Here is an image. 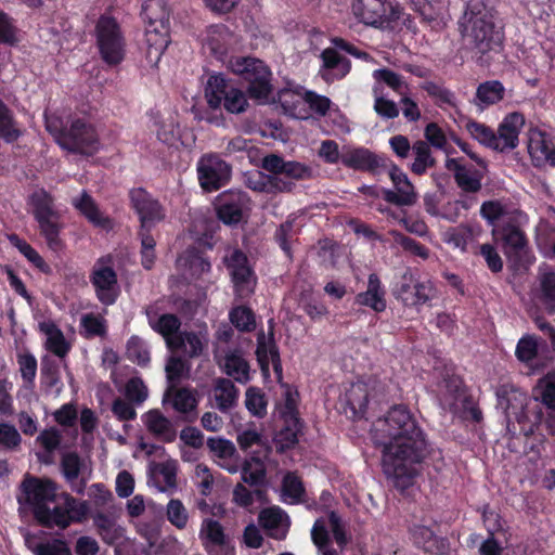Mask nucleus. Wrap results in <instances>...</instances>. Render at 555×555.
<instances>
[{
  "label": "nucleus",
  "instance_id": "f3484780",
  "mask_svg": "<svg viewBox=\"0 0 555 555\" xmlns=\"http://www.w3.org/2000/svg\"><path fill=\"white\" fill-rule=\"evenodd\" d=\"M527 150L533 167L551 166L555 168V144L546 131L537 127L530 128Z\"/></svg>",
  "mask_w": 555,
  "mask_h": 555
},
{
  "label": "nucleus",
  "instance_id": "a878e982",
  "mask_svg": "<svg viewBox=\"0 0 555 555\" xmlns=\"http://www.w3.org/2000/svg\"><path fill=\"white\" fill-rule=\"evenodd\" d=\"M388 159L376 155L367 149L359 147L341 155V163L349 168L378 172L380 168L387 167Z\"/></svg>",
  "mask_w": 555,
  "mask_h": 555
},
{
  "label": "nucleus",
  "instance_id": "49530a36",
  "mask_svg": "<svg viewBox=\"0 0 555 555\" xmlns=\"http://www.w3.org/2000/svg\"><path fill=\"white\" fill-rule=\"evenodd\" d=\"M414 162L411 164V171L415 175H423L428 168L435 166L436 160L431 155V150L426 141L417 140L412 145Z\"/></svg>",
  "mask_w": 555,
  "mask_h": 555
},
{
  "label": "nucleus",
  "instance_id": "58836bf2",
  "mask_svg": "<svg viewBox=\"0 0 555 555\" xmlns=\"http://www.w3.org/2000/svg\"><path fill=\"white\" fill-rule=\"evenodd\" d=\"M165 397H171L172 408L180 414L185 415V420L195 418V410L197 406V398L193 390L188 388L173 389L170 387Z\"/></svg>",
  "mask_w": 555,
  "mask_h": 555
},
{
  "label": "nucleus",
  "instance_id": "7c9ffc66",
  "mask_svg": "<svg viewBox=\"0 0 555 555\" xmlns=\"http://www.w3.org/2000/svg\"><path fill=\"white\" fill-rule=\"evenodd\" d=\"M72 205L94 227L101 229H109L112 227L111 219L104 216L95 201L87 191H82L79 196L74 197Z\"/></svg>",
  "mask_w": 555,
  "mask_h": 555
},
{
  "label": "nucleus",
  "instance_id": "20e7f679",
  "mask_svg": "<svg viewBox=\"0 0 555 555\" xmlns=\"http://www.w3.org/2000/svg\"><path fill=\"white\" fill-rule=\"evenodd\" d=\"M261 168L268 173L257 171L247 180L249 189L269 194L291 193L296 188L295 181L313 178V169L304 163L286 160L276 154L266 155Z\"/></svg>",
  "mask_w": 555,
  "mask_h": 555
},
{
  "label": "nucleus",
  "instance_id": "de8ad7c7",
  "mask_svg": "<svg viewBox=\"0 0 555 555\" xmlns=\"http://www.w3.org/2000/svg\"><path fill=\"white\" fill-rule=\"evenodd\" d=\"M93 524L102 540L108 545L115 544L122 538V528L103 513L94 515Z\"/></svg>",
  "mask_w": 555,
  "mask_h": 555
},
{
  "label": "nucleus",
  "instance_id": "79ce46f5",
  "mask_svg": "<svg viewBox=\"0 0 555 555\" xmlns=\"http://www.w3.org/2000/svg\"><path fill=\"white\" fill-rule=\"evenodd\" d=\"M207 447L209 451L218 457L220 461L219 465L227 469L229 473L234 474L237 472V466L228 463L236 453L234 444L224 438H208Z\"/></svg>",
  "mask_w": 555,
  "mask_h": 555
},
{
  "label": "nucleus",
  "instance_id": "b1692460",
  "mask_svg": "<svg viewBox=\"0 0 555 555\" xmlns=\"http://www.w3.org/2000/svg\"><path fill=\"white\" fill-rule=\"evenodd\" d=\"M377 382L375 379H367L366 382L359 380L353 383L346 391V404L351 411L353 418H362L366 412L370 398L374 397L372 393L375 390Z\"/></svg>",
  "mask_w": 555,
  "mask_h": 555
},
{
  "label": "nucleus",
  "instance_id": "c85d7f7f",
  "mask_svg": "<svg viewBox=\"0 0 555 555\" xmlns=\"http://www.w3.org/2000/svg\"><path fill=\"white\" fill-rule=\"evenodd\" d=\"M145 57L151 66H156L169 44V26H146Z\"/></svg>",
  "mask_w": 555,
  "mask_h": 555
},
{
  "label": "nucleus",
  "instance_id": "2f4dec72",
  "mask_svg": "<svg viewBox=\"0 0 555 555\" xmlns=\"http://www.w3.org/2000/svg\"><path fill=\"white\" fill-rule=\"evenodd\" d=\"M321 59L323 62L322 77L326 81L341 79L350 72V61L340 55L335 49H324L321 53Z\"/></svg>",
  "mask_w": 555,
  "mask_h": 555
},
{
  "label": "nucleus",
  "instance_id": "3c124183",
  "mask_svg": "<svg viewBox=\"0 0 555 555\" xmlns=\"http://www.w3.org/2000/svg\"><path fill=\"white\" fill-rule=\"evenodd\" d=\"M107 333V324L104 317L94 313H86L80 318V334L89 339L103 337Z\"/></svg>",
  "mask_w": 555,
  "mask_h": 555
},
{
  "label": "nucleus",
  "instance_id": "680f3d73",
  "mask_svg": "<svg viewBox=\"0 0 555 555\" xmlns=\"http://www.w3.org/2000/svg\"><path fill=\"white\" fill-rule=\"evenodd\" d=\"M256 352L262 369L268 366V362L270 361L274 372L280 375L282 374L280 353L278 347L274 344L267 345L264 341H258Z\"/></svg>",
  "mask_w": 555,
  "mask_h": 555
},
{
  "label": "nucleus",
  "instance_id": "c9c22d12",
  "mask_svg": "<svg viewBox=\"0 0 555 555\" xmlns=\"http://www.w3.org/2000/svg\"><path fill=\"white\" fill-rule=\"evenodd\" d=\"M527 221L526 219L505 221L499 230L501 240L506 249L518 254L527 246V237L525 232L520 229L521 224Z\"/></svg>",
  "mask_w": 555,
  "mask_h": 555
},
{
  "label": "nucleus",
  "instance_id": "4468645a",
  "mask_svg": "<svg viewBox=\"0 0 555 555\" xmlns=\"http://www.w3.org/2000/svg\"><path fill=\"white\" fill-rule=\"evenodd\" d=\"M60 470L73 492L85 494L92 469L77 452L69 451L62 454Z\"/></svg>",
  "mask_w": 555,
  "mask_h": 555
},
{
  "label": "nucleus",
  "instance_id": "473e14b6",
  "mask_svg": "<svg viewBox=\"0 0 555 555\" xmlns=\"http://www.w3.org/2000/svg\"><path fill=\"white\" fill-rule=\"evenodd\" d=\"M385 294L386 292L377 274L371 273L367 280V288L356 296V304L382 312L386 309Z\"/></svg>",
  "mask_w": 555,
  "mask_h": 555
},
{
  "label": "nucleus",
  "instance_id": "39448f33",
  "mask_svg": "<svg viewBox=\"0 0 555 555\" xmlns=\"http://www.w3.org/2000/svg\"><path fill=\"white\" fill-rule=\"evenodd\" d=\"M44 121L47 131L63 150L81 155H92L99 150V135L86 120L75 118L68 126H64L61 117L46 113Z\"/></svg>",
  "mask_w": 555,
  "mask_h": 555
},
{
  "label": "nucleus",
  "instance_id": "4d7b16f0",
  "mask_svg": "<svg viewBox=\"0 0 555 555\" xmlns=\"http://www.w3.org/2000/svg\"><path fill=\"white\" fill-rule=\"evenodd\" d=\"M373 78L377 83H385L397 94L402 95L409 90V85L404 78L389 68H378L373 72Z\"/></svg>",
  "mask_w": 555,
  "mask_h": 555
},
{
  "label": "nucleus",
  "instance_id": "bb28decb",
  "mask_svg": "<svg viewBox=\"0 0 555 555\" xmlns=\"http://www.w3.org/2000/svg\"><path fill=\"white\" fill-rule=\"evenodd\" d=\"M259 525L273 539L282 540L289 528L288 515L279 506L263 508L258 515Z\"/></svg>",
  "mask_w": 555,
  "mask_h": 555
},
{
  "label": "nucleus",
  "instance_id": "f704fd0d",
  "mask_svg": "<svg viewBox=\"0 0 555 555\" xmlns=\"http://www.w3.org/2000/svg\"><path fill=\"white\" fill-rule=\"evenodd\" d=\"M39 331L46 335V349L59 358H64L70 350L63 332L54 321L48 320L39 323Z\"/></svg>",
  "mask_w": 555,
  "mask_h": 555
},
{
  "label": "nucleus",
  "instance_id": "c03bdc74",
  "mask_svg": "<svg viewBox=\"0 0 555 555\" xmlns=\"http://www.w3.org/2000/svg\"><path fill=\"white\" fill-rule=\"evenodd\" d=\"M39 224L41 235L44 237L48 247L53 251H60L64 247V243L60 237L62 223L60 222V215L36 220Z\"/></svg>",
  "mask_w": 555,
  "mask_h": 555
},
{
  "label": "nucleus",
  "instance_id": "864d4df0",
  "mask_svg": "<svg viewBox=\"0 0 555 555\" xmlns=\"http://www.w3.org/2000/svg\"><path fill=\"white\" fill-rule=\"evenodd\" d=\"M421 88L427 92V94L434 100L435 104L439 107L448 105L450 107H456V96L454 92L439 85L435 81H425L421 85Z\"/></svg>",
  "mask_w": 555,
  "mask_h": 555
},
{
  "label": "nucleus",
  "instance_id": "e2e57ef3",
  "mask_svg": "<svg viewBox=\"0 0 555 555\" xmlns=\"http://www.w3.org/2000/svg\"><path fill=\"white\" fill-rule=\"evenodd\" d=\"M181 326V321L176 314L165 313L159 315L157 323L154 325V331L159 333L168 345V339H176L177 333Z\"/></svg>",
  "mask_w": 555,
  "mask_h": 555
},
{
  "label": "nucleus",
  "instance_id": "dca6fc26",
  "mask_svg": "<svg viewBox=\"0 0 555 555\" xmlns=\"http://www.w3.org/2000/svg\"><path fill=\"white\" fill-rule=\"evenodd\" d=\"M201 186L206 191H216L231 177V167L216 155H205L197 164Z\"/></svg>",
  "mask_w": 555,
  "mask_h": 555
},
{
  "label": "nucleus",
  "instance_id": "ea45409f",
  "mask_svg": "<svg viewBox=\"0 0 555 555\" xmlns=\"http://www.w3.org/2000/svg\"><path fill=\"white\" fill-rule=\"evenodd\" d=\"M25 544L34 555H72L66 542L60 539L42 541L35 534H26Z\"/></svg>",
  "mask_w": 555,
  "mask_h": 555
},
{
  "label": "nucleus",
  "instance_id": "09e8293b",
  "mask_svg": "<svg viewBox=\"0 0 555 555\" xmlns=\"http://www.w3.org/2000/svg\"><path fill=\"white\" fill-rule=\"evenodd\" d=\"M30 204L36 220L59 216V212L54 209L53 197L42 189L33 193Z\"/></svg>",
  "mask_w": 555,
  "mask_h": 555
},
{
  "label": "nucleus",
  "instance_id": "e433bc0d",
  "mask_svg": "<svg viewBox=\"0 0 555 555\" xmlns=\"http://www.w3.org/2000/svg\"><path fill=\"white\" fill-rule=\"evenodd\" d=\"M142 420L147 430L156 438L165 442L176 439V430L171 422L159 410L147 411Z\"/></svg>",
  "mask_w": 555,
  "mask_h": 555
},
{
  "label": "nucleus",
  "instance_id": "c756f323",
  "mask_svg": "<svg viewBox=\"0 0 555 555\" xmlns=\"http://www.w3.org/2000/svg\"><path fill=\"white\" fill-rule=\"evenodd\" d=\"M215 359L222 372L241 384H246L250 379L249 364L243 358L240 351L230 350L225 352L222 359L215 352Z\"/></svg>",
  "mask_w": 555,
  "mask_h": 555
},
{
  "label": "nucleus",
  "instance_id": "f03ea898",
  "mask_svg": "<svg viewBox=\"0 0 555 555\" xmlns=\"http://www.w3.org/2000/svg\"><path fill=\"white\" fill-rule=\"evenodd\" d=\"M57 485L49 478L26 474L18 487L16 500L21 507L31 511L34 518L48 528L66 529L73 522H81L88 514V504L79 502L69 493H62L63 505L49 504L56 499Z\"/></svg>",
  "mask_w": 555,
  "mask_h": 555
},
{
  "label": "nucleus",
  "instance_id": "774afa93",
  "mask_svg": "<svg viewBox=\"0 0 555 555\" xmlns=\"http://www.w3.org/2000/svg\"><path fill=\"white\" fill-rule=\"evenodd\" d=\"M540 396L538 400L547 409L555 411V376L547 374L539 380Z\"/></svg>",
  "mask_w": 555,
  "mask_h": 555
},
{
  "label": "nucleus",
  "instance_id": "5fc2aeb1",
  "mask_svg": "<svg viewBox=\"0 0 555 555\" xmlns=\"http://www.w3.org/2000/svg\"><path fill=\"white\" fill-rule=\"evenodd\" d=\"M540 300L548 313H555V272L547 271L540 274Z\"/></svg>",
  "mask_w": 555,
  "mask_h": 555
},
{
  "label": "nucleus",
  "instance_id": "412c9836",
  "mask_svg": "<svg viewBox=\"0 0 555 555\" xmlns=\"http://www.w3.org/2000/svg\"><path fill=\"white\" fill-rule=\"evenodd\" d=\"M480 216L486 220L488 225L496 227L500 220L505 221L526 219V215L514 208L508 199H490L485 201L480 206Z\"/></svg>",
  "mask_w": 555,
  "mask_h": 555
},
{
  "label": "nucleus",
  "instance_id": "bf43d9fd",
  "mask_svg": "<svg viewBox=\"0 0 555 555\" xmlns=\"http://www.w3.org/2000/svg\"><path fill=\"white\" fill-rule=\"evenodd\" d=\"M20 135L21 131L15 127L12 112L0 100V138L8 143H12L17 140Z\"/></svg>",
  "mask_w": 555,
  "mask_h": 555
},
{
  "label": "nucleus",
  "instance_id": "5701e85b",
  "mask_svg": "<svg viewBox=\"0 0 555 555\" xmlns=\"http://www.w3.org/2000/svg\"><path fill=\"white\" fill-rule=\"evenodd\" d=\"M413 543L431 555H444L449 550L447 538L437 535L429 527L414 524L409 528Z\"/></svg>",
  "mask_w": 555,
  "mask_h": 555
},
{
  "label": "nucleus",
  "instance_id": "69168bd1",
  "mask_svg": "<svg viewBox=\"0 0 555 555\" xmlns=\"http://www.w3.org/2000/svg\"><path fill=\"white\" fill-rule=\"evenodd\" d=\"M127 357L140 366H145L150 362V351L145 343L138 336H131L127 343Z\"/></svg>",
  "mask_w": 555,
  "mask_h": 555
},
{
  "label": "nucleus",
  "instance_id": "423d86ee",
  "mask_svg": "<svg viewBox=\"0 0 555 555\" xmlns=\"http://www.w3.org/2000/svg\"><path fill=\"white\" fill-rule=\"evenodd\" d=\"M230 68L247 83V92L251 99L268 100L273 89L272 73L263 61L238 56L230 61Z\"/></svg>",
  "mask_w": 555,
  "mask_h": 555
},
{
  "label": "nucleus",
  "instance_id": "cd10ccee",
  "mask_svg": "<svg viewBox=\"0 0 555 555\" xmlns=\"http://www.w3.org/2000/svg\"><path fill=\"white\" fill-rule=\"evenodd\" d=\"M240 389L225 377H217L212 382L211 399L215 406L222 413L232 411L238 402Z\"/></svg>",
  "mask_w": 555,
  "mask_h": 555
},
{
  "label": "nucleus",
  "instance_id": "8fccbe9b",
  "mask_svg": "<svg viewBox=\"0 0 555 555\" xmlns=\"http://www.w3.org/2000/svg\"><path fill=\"white\" fill-rule=\"evenodd\" d=\"M304 495L305 487L300 477L294 472H288L282 480L283 501L289 504H298Z\"/></svg>",
  "mask_w": 555,
  "mask_h": 555
},
{
  "label": "nucleus",
  "instance_id": "6ab92c4d",
  "mask_svg": "<svg viewBox=\"0 0 555 555\" xmlns=\"http://www.w3.org/2000/svg\"><path fill=\"white\" fill-rule=\"evenodd\" d=\"M526 118L522 113L506 114L495 132L494 151L507 153L519 145V134L525 127Z\"/></svg>",
  "mask_w": 555,
  "mask_h": 555
},
{
  "label": "nucleus",
  "instance_id": "0e129e2a",
  "mask_svg": "<svg viewBox=\"0 0 555 555\" xmlns=\"http://www.w3.org/2000/svg\"><path fill=\"white\" fill-rule=\"evenodd\" d=\"M168 521L177 529L182 530L186 528L189 522V513L179 499H171L166 508Z\"/></svg>",
  "mask_w": 555,
  "mask_h": 555
},
{
  "label": "nucleus",
  "instance_id": "a19ab883",
  "mask_svg": "<svg viewBox=\"0 0 555 555\" xmlns=\"http://www.w3.org/2000/svg\"><path fill=\"white\" fill-rule=\"evenodd\" d=\"M141 15L146 26H169L170 11L164 0H146Z\"/></svg>",
  "mask_w": 555,
  "mask_h": 555
},
{
  "label": "nucleus",
  "instance_id": "4c0bfd02",
  "mask_svg": "<svg viewBox=\"0 0 555 555\" xmlns=\"http://www.w3.org/2000/svg\"><path fill=\"white\" fill-rule=\"evenodd\" d=\"M207 344L206 335L194 332L180 333L176 339H168V348L171 350H183L190 358L199 357Z\"/></svg>",
  "mask_w": 555,
  "mask_h": 555
},
{
  "label": "nucleus",
  "instance_id": "a211bd4d",
  "mask_svg": "<svg viewBox=\"0 0 555 555\" xmlns=\"http://www.w3.org/2000/svg\"><path fill=\"white\" fill-rule=\"evenodd\" d=\"M199 539L208 555H235L234 546L216 519L205 518L202 521Z\"/></svg>",
  "mask_w": 555,
  "mask_h": 555
},
{
  "label": "nucleus",
  "instance_id": "1a4fd4ad",
  "mask_svg": "<svg viewBox=\"0 0 555 555\" xmlns=\"http://www.w3.org/2000/svg\"><path fill=\"white\" fill-rule=\"evenodd\" d=\"M89 279L95 297L102 305L108 307L116 302L120 289L111 256L100 257L94 262Z\"/></svg>",
  "mask_w": 555,
  "mask_h": 555
},
{
  "label": "nucleus",
  "instance_id": "0eeeda50",
  "mask_svg": "<svg viewBox=\"0 0 555 555\" xmlns=\"http://www.w3.org/2000/svg\"><path fill=\"white\" fill-rule=\"evenodd\" d=\"M352 12L366 26L389 29L400 20L401 7L395 0H354Z\"/></svg>",
  "mask_w": 555,
  "mask_h": 555
},
{
  "label": "nucleus",
  "instance_id": "603ef678",
  "mask_svg": "<svg viewBox=\"0 0 555 555\" xmlns=\"http://www.w3.org/2000/svg\"><path fill=\"white\" fill-rule=\"evenodd\" d=\"M266 467L259 459L253 457L245 461L241 470V478L245 483L251 487L262 486L266 481Z\"/></svg>",
  "mask_w": 555,
  "mask_h": 555
},
{
  "label": "nucleus",
  "instance_id": "ddd939ff",
  "mask_svg": "<svg viewBox=\"0 0 555 555\" xmlns=\"http://www.w3.org/2000/svg\"><path fill=\"white\" fill-rule=\"evenodd\" d=\"M131 206L139 216L140 231L150 232L151 228L166 217L164 206L142 188L130 191Z\"/></svg>",
  "mask_w": 555,
  "mask_h": 555
},
{
  "label": "nucleus",
  "instance_id": "052dcab7",
  "mask_svg": "<svg viewBox=\"0 0 555 555\" xmlns=\"http://www.w3.org/2000/svg\"><path fill=\"white\" fill-rule=\"evenodd\" d=\"M465 128L480 144L494 151L495 132L492 128L470 119L466 122Z\"/></svg>",
  "mask_w": 555,
  "mask_h": 555
},
{
  "label": "nucleus",
  "instance_id": "f257e3e1",
  "mask_svg": "<svg viewBox=\"0 0 555 555\" xmlns=\"http://www.w3.org/2000/svg\"><path fill=\"white\" fill-rule=\"evenodd\" d=\"M372 440L382 448V466L393 486L404 490L420 474V466L429 454V442L410 410L392 406L372 426Z\"/></svg>",
  "mask_w": 555,
  "mask_h": 555
},
{
  "label": "nucleus",
  "instance_id": "9b49d317",
  "mask_svg": "<svg viewBox=\"0 0 555 555\" xmlns=\"http://www.w3.org/2000/svg\"><path fill=\"white\" fill-rule=\"evenodd\" d=\"M495 396L496 406L501 409L505 415L507 429L515 434L513 421L521 424L527 420V393L514 384L506 383L498 386Z\"/></svg>",
  "mask_w": 555,
  "mask_h": 555
},
{
  "label": "nucleus",
  "instance_id": "13d9d810",
  "mask_svg": "<svg viewBox=\"0 0 555 555\" xmlns=\"http://www.w3.org/2000/svg\"><path fill=\"white\" fill-rule=\"evenodd\" d=\"M229 319L240 332H251L256 328V319L253 310L245 306H237L230 310Z\"/></svg>",
  "mask_w": 555,
  "mask_h": 555
},
{
  "label": "nucleus",
  "instance_id": "4be33fe9",
  "mask_svg": "<svg viewBox=\"0 0 555 555\" xmlns=\"http://www.w3.org/2000/svg\"><path fill=\"white\" fill-rule=\"evenodd\" d=\"M446 168L453 172L454 181L463 193L476 194L481 190L482 175L478 170L463 165L461 159L448 158Z\"/></svg>",
  "mask_w": 555,
  "mask_h": 555
},
{
  "label": "nucleus",
  "instance_id": "393cba45",
  "mask_svg": "<svg viewBox=\"0 0 555 555\" xmlns=\"http://www.w3.org/2000/svg\"><path fill=\"white\" fill-rule=\"evenodd\" d=\"M232 38L233 34L225 25H211L202 38L203 49L217 60H222L228 53Z\"/></svg>",
  "mask_w": 555,
  "mask_h": 555
},
{
  "label": "nucleus",
  "instance_id": "a18cd8bd",
  "mask_svg": "<svg viewBox=\"0 0 555 555\" xmlns=\"http://www.w3.org/2000/svg\"><path fill=\"white\" fill-rule=\"evenodd\" d=\"M483 520L486 522H493L488 528L489 537L481 543L479 547L480 555H502L503 546L494 539V531L501 528L499 522L500 515L493 511L483 512Z\"/></svg>",
  "mask_w": 555,
  "mask_h": 555
},
{
  "label": "nucleus",
  "instance_id": "37998d69",
  "mask_svg": "<svg viewBox=\"0 0 555 555\" xmlns=\"http://www.w3.org/2000/svg\"><path fill=\"white\" fill-rule=\"evenodd\" d=\"M231 87L232 85L229 83L222 75H211L205 87V98L209 107L214 109L220 108Z\"/></svg>",
  "mask_w": 555,
  "mask_h": 555
},
{
  "label": "nucleus",
  "instance_id": "6e6d98bb",
  "mask_svg": "<svg viewBox=\"0 0 555 555\" xmlns=\"http://www.w3.org/2000/svg\"><path fill=\"white\" fill-rule=\"evenodd\" d=\"M245 406L253 416L258 418L264 417L268 406L264 392L258 387H248L245 392Z\"/></svg>",
  "mask_w": 555,
  "mask_h": 555
},
{
  "label": "nucleus",
  "instance_id": "f8f14e48",
  "mask_svg": "<svg viewBox=\"0 0 555 555\" xmlns=\"http://www.w3.org/2000/svg\"><path fill=\"white\" fill-rule=\"evenodd\" d=\"M393 295L405 306L418 307L434 298L435 288L431 283L420 281L411 270H406L396 284Z\"/></svg>",
  "mask_w": 555,
  "mask_h": 555
},
{
  "label": "nucleus",
  "instance_id": "7ed1b4c3",
  "mask_svg": "<svg viewBox=\"0 0 555 555\" xmlns=\"http://www.w3.org/2000/svg\"><path fill=\"white\" fill-rule=\"evenodd\" d=\"M464 47L480 59L498 53L503 43V31L495 24L494 11L486 0H469L459 20Z\"/></svg>",
  "mask_w": 555,
  "mask_h": 555
},
{
  "label": "nucleus",
  "instance_id": "72a5a7b5",
  "mask_svg": "<svg viewBox=\"0 0 555 555\" xmlns=\"http://www.w3.org/2000/svg\"><path fill=\"white\" fill-rule=\"evenodd\" d=\"M505 87L500 80H487L478 85L473 104L485 111L489 106L500 103L505 96Z\"/></svg>",
  "mask_w": 555,
  "mask_h": 555
},
{
  "label": "nucleus",
  "instance_id": "338daca9",
  "mask_svg": "<svg viewBox=\"0 0 555 555\" xmlns=\"http://www.w3.org/2000/svg\"><path fill=\"white\" fill-rule=\"evenodd\" d=\"M125 396L134 405H141L147 399L149 390L140 377H131L126 383Z\"/></svg>",
  "mask_w": 555,
  "mask_h": 555
},
{
  "label": "nucleus",
  "instance_id": "2eb2a0df",
  "mask_svg": "<svg viewBox=\"0 0 555 555\" xmlns=\"http://www.w3.org/2000/svg\"><path fill=\"white\" fill-rule=\"evenodd\" d=\"M388 173L393 189H383V198L387 203L399 207L415 205L418 194L406 173L392 163H390Z\"/></svg>",
  "mask_w": 555,
  "mask_h": 555
},
{
  "label": "nucleus",
  "instance_id": "6e6552de",
  "mask_svg": "<svg viewBox=\"0 0 555 555\" xmlns=\"http://www.w3.org/2000/svg\"><path fill=\"white\" fill-rule=\"evenodd\" d=\"M96 44L102 60L108 65H117L125 57V38L117 21L102 15L95 25Z\"/></svg>",
  "mask_w": 555,
  "mask_h": 555
},
{
  "label": "nucleus",
  "instance_id": "aec40b11",
  "mask_svg": "<svg viewBox=\"0 0 555 555\" xmlns=\"http://www.w3.org/2000/svg\"><path fill=\"white\" fill-rule=\"evenodd\" d=\"M249 206V198L242 191L223 193L217 205V216L224 224H237L243 219L244 211Z\"/></svg>",
  "mask_w": 555,
  "mask_h": 555
},
{
  "label": "nucleus",
  "instance_id": "9d476101",
  "mask_svg": "<svg viewBox=\"0 0 555 555\" xmlns=\"http://www.w3.org/2000/svg\"><path fill=\"white\" fill-rule=\"evenodd\" d=\"M224 263L230 272L235 296L240 299L250 297L257 286V275L249 266L247 256L240 249H233L224 257Z\"/></svg>",
  "mask_w": 555,
  "mask_h": 555
}]
</instances>
